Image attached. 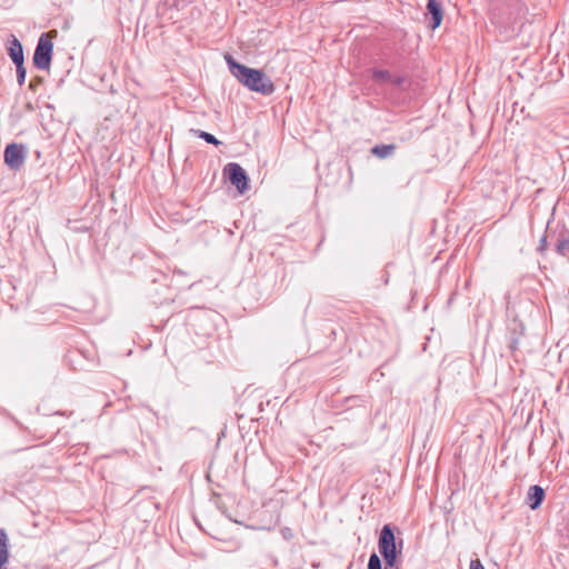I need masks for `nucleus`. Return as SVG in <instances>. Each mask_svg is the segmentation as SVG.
<instances>
[{"mask_svg": "<svg viewBox=\"0 0 569 569\" xmlns=\"http://www.w3.org/2000/svg\"><path fill=\"white\" fill-rule=\"evenodd\" d=\"M545 499V490L538 485L530 486L527 492V505L531 510L538 509Z\"/></svg>", "mask_w": 569, "mask_h": 569, "instance_id": "obj_7", "label": "nucleus"}, {"mask_svg": "<svg viewBox=\"0 0 569 569\" xmlns=\"http://www.w3.org/2000/svg\"><path fill=\"white\" fill-rule=\"evenodd\" d=\"M557 252L563 257L569 254V233L562 231L559 233L556 242Z\"/></svg>", "mask_w": 569, "mask_h": 569, "instance_id": "obj_11", "label": "nucleus"}, {"mask_svg": "<svg viewBox=\"0 0 569 569\" xmlns=\"http://www.w3.org/2000/svg\"><path fill=\"white\" fill-rule=\"evenodd\" d=\"M427 12L431 18V28L433 30L437 29L441 24L443 18L441 4L437 0H428Z\"/></svg>", "mask_w": 569, "mask_h": 569, "instance_id": "obj_8", "label": "nucleus"}, {"mask_svg": "<svg viewBox=\"0 0 569 569\" xmlns=\"http://www.w3.org/2000/svg\"><path fill=\"white\" fill-rule=\"evenodd\" d=\"M368 569H382L381 560L377 553H371L368 561Z\"/></svg>", "mask_w": 569, "mask_h": 569, "instance_id": "obj_16", "label": "nucleus"}, {"mask_svg": "<svg viewBox=\"0 0 569 569\" xmlns=\"http://www.w3.org/2000/svg\"><path fill=\"white\" fill-rule=\"evenodd\" d=\"M199 138L203 139L207 143L219 146L221 141H219L213 134L202 131V130H192Z\"/></svg>", "mask_w": 569, "mask_h": 569, "instance_id": "obj_14", "label": "nucleus"}, {"mask_svg": "<svg viewBox=\"0 0 569 569\" xmlns=\"http://www.w3.org/2000/svg\"><path fill=\"white\" fill-rule=\"evenodd\" d=\"M9 559V539L7 531L0 529V569H7V562Z\"/></svg>", "mask_w": 569, "mask_h": 569, "instance_id": "obj_10", "label": "nucleus"}, {"mask_svg": "<svg viewBox=\"0 0 569 569\" xmlns=\"http://www.w3.org/2000/svg\"><path fill=\"white\" fill-rule=\"evenodd\" d=\"M372 79L376 82L391 81L392 77L388 70L375 69L372 70Z\"/></svg>", "mask_w": 569, "mask_h": 569, "instance_id": "obj_13", "label": "nucleus"}, {"mask_svg": "<svg viewBox=\"0 0 569 569\" xmlns=\"http://www.w3.org/2000/svg\"><path fill=\"white\" fill-rule=\"evenodd\" d=\"M8 54L13 63L24 61L22 44L13 34L9 39Z\"/></svg>", "mask_w": 569, "mask_h": 569, "instance_id": "obj_9", "label": "nucleus"}, {"mask_svg": "<svg viewBox=\"0 0 569 569\" xmlns=\"http://www.w3.org/2000/svg\"><path fill=\"white\" fill-rule=\"evenodd\" d=\"M509 349L515 352L518 349L519 340L525 335V326L522 322L513 319L508 327Z\"/></svg>", "mask_w": 569, "mask_h": 569, "instance_id": "obj_6", "label": "nucleus"}, {"mask_svg": "<svg viewBox=\"0 0 569 569\" xmlns=\"http://www.w3.org/2000/svg\"><path fill=\"white\" fill-rule=\"evenodd\" d=\"M36 87H37V83H33V81H31L30 84H29V88L31 90H34Z\"/></svg>", "mask_w": 569, "mask_h": 569, "instance_id": "obj_19", "label": "nucleus"}, {"mask_svg": "<svg viewBox=\"0 0 569 569\" xmlns=\"http://www.w3.org/2000/svg\"><path fill=\"white\" fill-rule=\"evenodd\" d=\"M546 246H547V237L543 236L540 240V246L538 248L539 251H543L546 249Z\"/></svg>", "mask_w": 569, "mask_h": 569, "instance_id": "obj_18", "label": "nucleus"}, {"mask_svg": "<svg viewBox=\"0 0 569 569\" xmlns=\"http://www.w3.org/2000/svg\"><path fill=\"white\" fill-rule=\"evenodd\" d=\"M402 545V540L397 543L392 527L385 525L378 539V548L385 560V569H398L397 555L401 553Z\"/></svg>", "mask_w": 569, "mask_h": 569, "instance_id": "obj_2", "label": "nucleus"}, {"mask_svg": "<svg viewBox=\"0 0 569 569\" xmlns=\"http://www.w3.org/2000/svg\"><path fill=\"white\" fill-rule=\"evenodd\" d=\"M223 171L231 184L234 186L240 193H244L248 190L249 178L239 163L230 162L224 167Z\"/></svg>", "mask_w": 569, "mask_h": 569, "instance_id": "obj_4", "label": "nucleus"}, {"mask_svg": "<svg viewBox=\"0 0 569 569\" xmlns=\"http://www.w3.org/2000/svg\"><path fill=\"white\" fill-rule=\"evenodd\" d=\"M401 81H402V79H401V78H397L393 82H395L396 84H400V83H401Z\"/></svg>", "mask_w": 569, "mask_h": 569, "instance_id": "obj_20", "label": "nucleus"}, {"mask_svg": "<svg viewBox=\"0 0 569 569\" xmlns=\"http://www.w3.org/2000/svg\"><path fill=\"white\" fill-rule=\"evenodd\" d=\"M16 64V71H17V81L19 86H23L26 81L27 70L23 66V62H18Z\"/></svg>", "mask_w": 569, "mask_h": 569, "instance_id": "obj_15", "label": "nucleus"}, {"mask_svg": "<svg viewBox=\"0 0 569 569\" xmlns=\"http://www.w3.org/2000/svg\"><path fill=\"white\" fill-rule=\"evenodd\" d=\"M470 569H485V567L479 559H472L470 561Z\"/></svg>", "mask_w": 569, "mask_h": 569, "instance_id": "obj_17", "label": "nucleus"}, {"mask_svg": "<svg viewBox=\"0 0 569 569\" xmlns=\"http://www.w3.org/2000/svg\"><path fill=\"white\" fill-rule=\"evenodd\" d=\"M26 148L22 144L11 143L4 149V162L11 170H19L26 161Z\"/></svg>", "mask_w": 569, "mask_h": 569, "instance_id": "obj_5", "label": "nucleus"}, {"mask_svg": "<svg viewBox=\"0 0 569 569\" xmlns=\"http://www.w3.org/2000/svg\"><path fill=\"white\" fill-rule=\"evenodd\" d=\"M226 61L231 74L249 90L263 96L273 93V82L264 72L237 62L230 54L226 56Z\"/></svg>", "mask_w": 569, "mask_h": 569, "instance_id": "obj_1", "label": "nucleus"}, {"mask_svg": "<svg viewBox=\"0 0 569 569\" xmlns=\"http://www.w3.org/2000/svg\"><path fill=\"white\" fill-rule=\"evenodd\" d=\"M396 150L395 144H377L371 149L372 154L380 159L390 157Z\"/></svg>", "mask_w": 569, "mask_h": 569, "instance_id": "obj_12", "label": "nucleus"}, {"mask_svg": "<svg viewBox=\"0 0 569 569\" xmlns=\"http://www.w3.org/2000/svg\"><path fill=\"white\" fill-rule=\"evenodd\" d=\"M52 54L53 43L48 39L47 33H42L33 53V64L40 70H48L51 64Z\"/></svg>", "mask_w": 569, "mask_h": 569, "instance_id": "obj_3", "label": "nucleus"}]
</instances>
